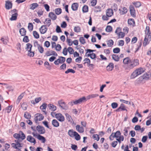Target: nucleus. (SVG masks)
Here are the masks:
<instances>
[{"mask_svg":"<svg viewBox=\"0 0 151 151\" xmlns=\"http://www.w3.org/2000/svg\"><path fill=\"white\" fill-rule=\"evenodd\" d=\"M150 77H151V74L150 75ZM150 76L147 73H145L143 76V78L145 80H148L150 78Z\"/></svg>","mask_w":151,"mask_h":151,"instance_id":"nucleus-40","label":"nucleus"},{"mask_svg":"<svg viewBox=\"0 0 151 151\" xmlns=\"http://www.w3.org/2000/svg\"><path fill=\"white\" fill-rule=\"evenodd\" d=\"M39 5L37 3H34L31 4L30 5V9L33 10L38 6Z\"/></svg>","mask_w":151,"mask_h":151,"instance_id":"nucleus-30","label":"nucleus"},{"mask_svg":"<svg viewBox=\"0 0 151 151\" xmlns=\"http://www.w3.org/2000/svg\"><path fill=\"white\" fill-rule=\"evenodd\" d=\"M37 48L40 53H42L44 51V48L42 46L40 45Z\"/></svg>","mask_w":151,"mask_h":151,"instance_id":"nucleus-58","label":"nucleus"},{"mask_svg":"<svg viewBox=\"0 0 151 151\" xmlns=\"http://www.w3.org/2000/svg\"><path fill=\"white\" fill-rule=\"evenodd\" d=\"M144 70L142 67H140L134 70L131 74L130 78L131 79H133L141 75L144 72Z\"/></svg>","mask_w":151,"mask_h":151,"instance_id":"nucleus-2","label":"nucleus"},{"mask_svg":"<svg viewBox=\"0 0 151 151\" xmlns=\"http://www.w3.org/2000/svg\"><path fill=\"white\" fill-rule=\"evenodd\" d=\"M27 104L24 103L22 104L21 105V107L22 109L24 110H25L27 109Z\"/></svg>","mask_w":151,"mask_h":151,"instance_id":"nucleus-61","label":"nucleus"},{"mask_svg":"<svg viewBox=\"0 0 151 151\" xmlns=\"http://www.w3.org/2000/svg\"><path fill=\"white\" fill-rule=\"evenodd\" d=\"M130 58L129 57H126L123 60V63L124 64L127 65L128 64L130 63L131 61Z\"/></svg>","mask_w":151,"mask_h":151,"instance_id":"nucleus-27","label":"nucleus"},{"mask_svg":"<svg viewBox=\"0 0 151 151\" xmlns=\"http://www.w3.org/2000/svg\"><path fill=\"white\" fill-rule=\"evenodd\" d=\"M34 54V51H31V50L28 51V55L30 57H33Z\"/></svg>","mask_w":151,"mask_h":151,"instance_id":"nucleus-48","label":"nucleus"},{"mask_svg":"<svg viewBox=\"0 0 151 151\" xmlns=\"http://www.w3.org/2000/svg\"><path fill=\"white\" fill-rule=\"evenodd\" d=\"M146 29L145 34L146 35L145 38L143 43V45L145 47L149 43V42H148V39L149 40H150L151 39V32L150 31L149 27L147 26L146 27Z\"/></svg>","mask_w":151,"mask_h":151,"instance_id":"nucleus-1","label":"nucleus"},{"mask_svg":"<svg viewBox=\"0 0 151 151\" xmlns=\"http://www.w3.org/2000/svg\"><path fill=\"white\" fill-rule=\"evenodd\" d=\"M120 51V49L118 47H116L114 48L113 50V52L115 53H119Z\"/></svg>","mask_w":151,"mask_h":151,"instance_id":"nucleus-56","label":"nucleus"},{"mask_svg":"<svg viewBox=\"0 0 151 151\" xmlns=\"http://www.w3.org/2000/svg\"><path fill=\"white\" fill-rule=\"evenodd\" d=\"M41 98L40 97H37L35 98V101L33 100L31 101V102L32 104L35 105V104L39 103L41 100Z\"/></svg>","mask_w":151,"mask_h":151,"instance_id":"nucleus-20","label":"nucleus"},{"mask_svg":"<svg viewBox=\"0 0 151 151\" xmlns=\"http://www.w3.org/2000/svg\"><path fill=\"white\" fill-rule=\"evenodd\" d=\"M135 7L138 8L141 6V4L139 2L137 1L133 3Z\"/></svg>","mask_w":151,"mask_h":151,"instance_id":"nucleus-59","label":"nucleus"},{"mask_svg":"<svg viewBox=\"0 0 151 151\" xmlns=\"http://www.w3.org/2000/svg\"><path fill=\"white\" fill-rule=\"evenodd\" d=\"M49 17L52 20H55L57 18V16L52 12H50L49 14Z\"/></svg>","mask_w":151,"mask_h":151,"instance_id":"nucleus-25","label":"nucleus"},{"mask_svg":"<svg viewBox=\"0 0 151 151\" xmlns=\"http://www.w3.org/2000/svg\"><path fill=\"white\" fill-rule=\"evenodd\" d=\"M83 61H85L84 64L87 63L88 64H90V63H91V61L88 58H85L84 59Z\"/></svg>","mask_w":151,"mask_h":151,"instance_id":"nucleus-60","label":"nucleus"},{"mask_svg":"<svg viewBox=\"0 0 151 151\" xmlns=\"http://www.w3.org/2000/svg\"><path fill=\"white\" fill-rule=\"evenodd\" d=\"M58 103L59 106L62 109L64 110H67L68 108V105L65 103L63 101V100H61L58 101Z\"/></svg>","mask_w":151,"mask_h":151,"instance_id":"nucleus-7","label":"nucleus"},{"mask_svg":"<svg viewBox=\"0 0 151 151\" xmlns=\"http://www.w3.org/2000/svg\"><path fill=\"white\" fill-rule=\"evenodd\" d=\"M124 111H127V110L126 109L125 105L123 104H121L120 106L116 110V112H119Z\"/></svg>","mask_w":151,"mask_h":151,"instance_id":"nucleus-13","label":"nucleus"},{"mask_svg":"<svg viewBox=\"0 0 151 151\" xmlns=\"http://www.w3.org/2000/svg\"><path fill=\"white\" fill-rule=\"evenodd\" d=\"M119 13L121 15H123L126 14L128 10L126 7H124L122 8V10L120 9H119Z\"/></svg>","mask_w":151,"mask_h":151,"instance_id":"nucleus-23","label":"nucleus"},{"mask_svg":"<svg viewBox=\"0 0 151 151\" xmlns=\"http://www.w3.org/2000/svg\"><path fill=\"white\" fill-rule=\"evenodd\" d=\"M76 133V132L74 131L73 129H70L68 131L69 135L71 137H74V135H75Z\"/></svg>","mask_w":151,"mask_h":151,"instance_id":"nucleus-21","label":"nucleus"},{"mask_svg":"<svg viewBox=\"0 0 151 151\" xmlns=\"http://www.w3.org/2000/svg\"><path fill=\"white\" fill-rule=\"evenodd\" d=\"M93 137L94 139L96 140L97 141H98L99 139V136L97 134L93 135Z\"/></svg>","mask_w":151,"mask_h":151,"instance_id":"nucleus-63","label":"nucleus"},{"mask_svg":"<svg viewBox=\"0 0 151 151\" xmlns=\"http://www.w3.org/2000/svg\"><path fill=\"white\" fill-rule=\"evenodd\" d=\"M112 57L114 60L116 61H118L119 60V57L117 55L113 54L112 55Z\"/></svg>","mask_w":151,"mask_h":151,"instance_id":"nucleus-34","label":"nucleus"},{"mask_svg":"<svg viewBox=\"0 0 151 151\" xmlns=\"http://www.w3.org/2000/svg\"><path fill=\"white\" fill-rule=\"evenodd\" d=\"M55 12L56 14L58 15L61 13L62 9L60 8L56 9H55Z\"/></svg>","mask_w":151,"mask_h":151,"instance_id":"nucleus-43","label":"nucleus"},{"mask_svg":"<svg viewBox=\"0 0 151 151\" xmlns=\"http://www.w3.org/2000/svg\"><path fill=\"white\" fill-rule=\"evenodd\" d=\"M47 106L49 109L52 111H55L57 109L56 106L52 104H49L47 105Z\"/></svg>","mask_w":151,"mask_h":151,"instance_id":"nucleus-19","label":"nucleus"},{"mask_svg":"<svg viewBox=\"0 0 151 151\" xmlns=\"http://www.w3.org/2000/svg\"><path fill=\"white\" fill-rule=\"evenodd\" d=\"M9 13L12 15H18V11L16 9H13L9 12Z\"/></svg>","mask_w":151,"mask_h":151,"instance_id":"nucleus-37","label":"nucleus"},{"mask_svg":"<svg viewBox=\"0 0 151 151\" xmlns=\"http://www.w3.org/2000/svg\"><path fill=\"white\" fill-rule=\"evenodd\" d=\"M86 99L85 97L83 96L79 99L77 100H73L72 101L69 102L68 104L71 106H73L74 105H76L80 104L82 103Z\"/></svg>","mask_w":151,"mask_h":151,"instance_id":"nucleus-4","label":"nucleus"},{"mask_svg":"<svg viewBox=\"0 0 151 151\" xmlns=\"http://www.w3.org/2000/svg\"><path fill=\"white\" fill-rule=\"evenodd\" d=\"M36 129L40 134H44L45 132V130L44 128L43 127L40 125H38L37 126Z\"/></svg>","mask_w":151,"mask_h":151,"instance_id":"nucleus-10","label":"nucleus"},{"mask_svg":"<svg viewBox=\"0 0 151 151\" xmlns=\"http://www.w3.org/2000/svg\"><path fill=\"white\" fill-rule=\"evenodd\" d=\"M32 134L34 137L37 138L39 140L42 141V143H44L46 141V139L45 137L39 134H37V133L34 132L32 133Z\"/></svg>","mask_w":151,"mask_h":151,"instance_id":"nucleus-5","label":"nucleus"},{"mask_svg":"<svg viewBox=\"0 0 151 151\" xmlns=\"http://www.w3.org/2000/svg\"><path fill=\"white\" fill-rule=\"evenodd\" d=\"M78 7V4L77 3H74L71 5V8L73 11H76L77 10Z\"/></svg>","mask_w":151,"mask_h":151,"instance_id":"nucleus-22","label":"nucleus"},{"mask_svg":"<svg viewBox=\"0 0 151 151\" xmlns=\"http://www.w3.org/2000/svg\"><path fill=\"white\" fill-rule=\"evenodd\" d=\"M23 41L25 42H28L29 41V40L28 36H25L23 39Z\"/></svg>","mask_w":151,"mask_h":151,"instance_id":"nucleus-62","label":"nucleus"},{"mask_svg":"<svg viewBox=\"0 0 151 151\" xmlns=\"http://www.w3.org/2000/svg\"><path fill=\"white\" fill-rule=\"evenodd\" d=\"M112 27L109 25L107 26L106 28V32H110L112 31Z\"/></svg>","mask_w":151,"mask_h":151,"instance_id":"nucleus-46","label":"nucleus"},{"mask_svg":"<svg viewBox=\"0 0 151 151\" xmlns=\"http://www.w3.org/2000/svg\"><path fill=\"white\" fill-rule=\"evenodd\" d=\"M114 43V42L112 40L110 39L108 40L107 42L108 46L109 47H112Z\"/></svg>","mask_w":151,"mask_h":151,"instance_id":"nucleus-36","label":"nucleus"},{"mask_svg":"<svg viewBox=\"0 0 151 151\" xmlns=\"http://www.w3.org/2000/svg\"><path fill=\"white\" fill-rule=\"evenodd\" d=\"M33 26L32 23H29L28 26V28L29 30L30 31H32L33 30Z\"/></svg>","mask_w":151,"mask_h":151,"instance_id":"nucleus-50","label":"nucleus"},{"mask_svg":"<svg viewBox=\"0 0 151 151\" xmlns=\"http://www.w3.org/2000/svg\"><path fill=\"white\" fill-rule=\"evenodd\" d=\"M32 46L31 44L28 43L26 45V50L28 51H31Z\"/></svg>","mask_w":151,"mask_h":151,"instance_id":"nucleus-32","label":"nucleus"},{"mask_svg":"<svg viewBox=\"0 0 151 151\" xmlns=\"http://www.w3.org/2000/svg\"><path fill=\"white\" fill-rule=\"evenodd\" d=\"M82 11L83 13H86L88 12V7L86 5H84L82 8Z\"/></svg>","mask_w":151,"mask_h":151,"instance_id":"nucleus-42","label":"nucleus"},{"mask_svg":"<svg viewBox=\"0 0 151 151\" xmlns=\"http://www.w3.org/2000/svg\"><path fill=\"white\" fill-rule=\"evenodd\" d=\"M12 5L13 4L11 1L9 0L6 1H5V7L6 9L9 10L12 9Z\"/></svg>","mask_w":151,"mask_h":151,"instance_id":"nucleus-11","label":"nucleus"},{"mask_svg":"<svg viewBox=\"0 0 151 151\" xmlns=\"http://www.w3.org/2000/svg\"><path fill=\"white\" fill-rule=\"evenodd\" d=\"M44 23L45 24H46V26L49 27L51 24V19L49 18H46L45 19V22H44Z\"/></svg>","mask_w":151,"mask_h":151,"instance_id":"nucleus-29","label":"nucleus"},{"mask_svg":"<svg viewBox=\"0 0 151 151\" xmlns=\"http://www.w3.org/2000/svg\"><path fill=\"white\" fill-rule=\"evenodd\" d=\"M24 117L27 119H30L31 117V115L29 113L27 112H26L24 114Z\"/></svg>","mask_w":151,"mask_h":151,"instance_id":"nucleus-38","label":"nucleus"},{"mask_svg":"<svg viewBox=\"0 0 151 151\" xmlns=\"http://www.w3.org/2000/svg\"><path fill=\"white\" fill-rule=\"evenodd\" d=\"M56 118L59 121L62 122L64 121V116L61 113H57L56 115Z\"/></svg>","mask_w":151,"mask_h":151,"instance_id":"nucleus-12","label":"nucleus"},{"mask_svg":"<svg viewBox=\"0 0 151 151\" xmlns=\"http://www.w3.org/2000/svg\"><path fill=\"white\" fill-rule=\"evenodd\" d=\"M75 139L76 140H79L81 139V137L80 135L76 132V134L74 135Z\"/></svg>","mask_w":151,"mask_h":151,"instance_id":"nucleus-57","label":"nucleus"},{"mask_svg":"<svg viewBox=\"0 0 151 151\" xmlns=\"http://www.w3.org/2000/svg\"><path fill=\"white\" fill-rule=\"evenodd\" d=\"M33 35L34 37L36 39H38L39 38V35L36 31L33 32Z\"/></svg>","mask_w":151,"mask_h":151,"instance_id":"nucleus-49","label":"nucleus"},{"mask_svg":"<svg viewBox=\"0 0 151 151\" xmlns=\"http://www.w3.org/2000/svg\"><path fill=\"white\" fill-rule=\"evenodd\" d=\"M118 34L119 37L121 38H123L125 36L124 33L122 32H119Z\"/></svg>","mask_w":151,"mask_h":151,"instance_id":"nucleus-64","label":"nucleus"},{"mask_svg":"<svg viewBox=\"0 0 151 151\" xmlns=\"http://www.w3.org/2000/svg\"><path fill=\"white\" fill-rule=\"evenodd\" d=\"M65 115L66 118V119L69 122H71L72 120L71 116L67 113L65 114Z\"/></svg>","mask_w":151,"mask_h":151,"instance_id":"nucleus-51","label":"nucleus"},{"mask_svg":"<svg viewBox=\"0 0 151 151\" xmlns=\"http://www.w3.org/2000/svg\"><path fill=\"white\" fill-rule=\"evenodd\" d=\"M21 45L20 43H18L17 45V49L19 51V53H20L21 50Z\"/></svg>","mask_w":151,"mask_h":151,"instance_id":"nucleus-53","label":"nucleus"},{"mask_svg":"<svg viewBox=\"0 0 151 151\" xmlns=\"http://www.w3.org/2000/svg\"><path fill=\"white\" fill-rule=\"evenodd\" d=\"M76 129L77 131L80 133H83L84 132V129L82 127H81L79 125H77L76 127Z\"/></svg>","mask_w":151,"mask_h":151,"instance_id":"nucleus-18","label":"nucleus"},{"mask_svg":"<svg viewBox=\"0 0 151 151\" xmlns=\"http://www.w3.org/2000/svg\"><path fill=\"white\" fill-rule=\"evenodd\" d=\"M76 71L72 69H68L65 72L66 74H68L69 73H75Z\"/></svg>","mask_w":151,"mask_h":151,"instance_id":"nucleus-44","label":"nucleus"},{"mask_svg":"<svg viewBox=\"0 0 151 151\" xmlns=\"http://www.w3.org/2000/svg\"><path fill=\"white\" fill-rule=\"evenodd\" d=\"M67 49L68 51L70 54H72L74 52V50L72 47H69Z\"/></svg>","mask_w":151,"mask_h":151,"instance_id":"nucleus-55","label":"nucleus"},{"mask_svg":"<svg viewBox=\"0 0 151 151\" xmlns=\"http://www.w3.org/2000/svg\"><path fill=\"white\" fill-rule=\"evenodd\" d=\"M27 140L31 143H33L34 144L36 143L35 139L31 135H28L27 137Z\"/></svg>","mask_w":151,"mask_h":151,"instance_id":"nucleus-14","label":"nucleus"},{"mask_svg":"<svg viewBox=\"0 0 151 151\" xmlns=\"http://www.w3.org/2000/svg\"><path fill=\"white\" fill-rule=\"evenodd\" d=\"M113 11L111 9H108L106 11V16L109 17H111L113 14Z\"/></svg>","mask_w":151,"mask_h":151,"instance_id":"nucleus-17","label":"nucleus"},{"mask_svg":"<svg viewBox=\"0 0 151 151\" xmlns=\"http://www.w3.org/2000/svg\"><path fill=\"white\" fill-rule=\"evenodd\" d=\"M121 133L120 131H117L115 133H112L109 137V139L111 140H113L114 138L115 137L116 138H119L120 136H121Z\"/></svg>","mask_w":151,"mask_h":151,"instance_id":"nucleus-6","label":"nucleus"},{"mask_svg":"<svg viewBox=\"0 0 151 151\" xmlns=\"http://www.w3.org/2000/svg\"><path fill=\"white\" fill-rule=\"evenodd\" d=\"M19 32L22 36L25 35L26 31L24 28H22L19 30Z\"/></svg>","mask_w":151,"mask_h":151,"instance_id":"nucleus-33","label":"nucleus"},{"mask_svg":"<svg viewBox=\"0 0 151 151\" xmlns=\"http://www.w3.org/2000/svg\"><path fill=\"white\" fill-rule=\"evenodd\" d=\"M130 13L131 15L133 17H136L135 10L134 7L133 6H129Z\"/></svg>","mask_w":151,"mask_h":151,"instance_id":"nucleus-15","label":"nucleus"},{"mask_svg":"<svg viewBox=\"0 0 151 151\" xmlns=\"http://www.w3.org/2000/svg\"><path fill=\"white\" fill-rule=\"evenodd\" d=\"M95 12H100L101 11V7L99 6H96L94 8Z\"/></svg>","mask_w":151,"mask_h":151,"instance_id":"nucleus-41","label":"nucleus"},{"mask_svg":"<svg viewBox=\"0 0 151 151\" xmlns=\"http://www.w3.org/2000/svg\"><path fill=\"white\" fill-rule=\"evenodd\" d=\"M18 15H12V17L10 18L9 19L11 21L16 20L17 19Z\"/></svg>","mask_w":151,"mask_h":151,"instance_id":"nucleus-45","label":"nucleus"},{"mask_svg":"<svg viewBox=\"0 0 151 151\" xmlns=\"http://www.w3.org/2000/svg\"><path fill=\"white\" fill-rule=\"evenodd\" d=\"M44 65L46 66L47 68L49 70L51 69V66L50 65L49 63L47 61H45L44 63Z\"/></svg>","mask_w":151,"mask_h":151,"instance_id":"nucleus-52","label":"nucleus"},{"mask_svg":"<svg viewBox=\"0 0 151 151\" xmlns=\"http://www.w3.org/2000/svg\"><path fill=\"white\" fill-rule=\"evenodd\" d=\"M114 67V64L111 63L106 67V69L109 71H111L113 69Z\"/></svg>","mask_w":151,"mask_h":151,"instance_id":"nucleus-28","label":"nucleus"},{"mask_svg":"<svg viewBox=\"0 0 151 151\" xmlns=\"http://www.w3.org/2000/svg\"><path fill=\"white\" fill-rule=\"evenodd\" d=\"M44 116L40 114H37L35 115L34 120L35 122L37 123L38 121H40L43 120Z\"/></svg>","mask_w":151,"mask_h":151,"instance_id":"nucleus-9","label":"nucleus"},{"mask_svg":"<svg viewBox=\"0 0 151 151\" xmlns=\"http://www.w3.org/2000/svg\"><path fill=\"white\" fill-rule=\"evenodd\" d=\"M65 60V57L59 56V58L57 60H55L54 62V63L55 65H58L59 63H63Z\"/></svg>","mask_w":151,"mask_h":151,"instance_id":"nucleus-8","label":"nucleus"},{"mask_svg":"<svg viewBox=\"0 0 151 151\" xmlns=\"http://www.w3.org/2000/svg\"><path fill=\"white\" fill-rule=\"evenodd\" d=\"M139 65V60L137 59H134L131 60L130 63L128 65V67L130 69H132L134 67Z\"/></svg>","mask_w":151,"mask_h":151,"instance_id":"nucleus-3","label":"nucleus"},{"mask_svg":"<svg viewBox=\"0 0 151 151\" xmlns=\"http://www.w3.org/2000/svg\"><path fill=\"white\" fill-rule=\"evenodd\" d=\"M128 23L129 25H132L133 26L135 25V21L133 19H129L128 21Z\"/></svg>","mask_w":151,"mask_h":151,"instance_id":"nucleus-31","label":"nucleus"},{"mask_svg":"<svg viewBox=\"0 0 151 151\" xmlns=\"http://www.w3.org/2000/svg\"><path fill=\"white\" fill-rule=\"evenodd\" d=\"M47 29V28L46 27V26L45 25H42L40 29V33L42 34H44L46 33Z\"/></svg>","mask_w":151,"mask_h":151,"instance_id":"nucleus-16","label":"nucleus"},{"mask_svg":"<svg viewBox=\"0 0 151 151\" xmlns=\"http://www.w3.org/2000/svg\"><path fill=\"white\" fill-rule=\"evenodd\" d=\"M52 125L55 127H58L59 126V123L56 119H53L52 121Z\"/></svg>","mask_w":151,"mask_h":151,"instance_id":"nucleus-26","label":"nucleus"},{"mask_svg":"<svg viewBox=\"0 0 151 151\" xmlns=\"http://www.w3.org/2000/svg\"><path fill=\"white\" fill-rule=\"evenodd\" d=\"M81 28L79 26L75 27L74 30L75 32H79L81 31Z\"/></svg>","mask_w":151,"mask_h":151,"instance_id":"nucleus-47","label":"nucleus"},{"mask_svg":"<svg viewBox=\"0 0 151 151\" xmlns=\"http://www.w3.org/2000/svg\"><path fill=\"white\" fill-rule=\"evenodd\" d=\"M99 95L97 94H93L88 95L86 97V99L87 100H89L91 99L96 98L99 96Z\"/></svg>","mask_w":151,"mask_h":151,"instance_id":"nucleus-24","label":"nucleus"},{"mask_svg":"<svg viewBox=\"0 0 151 151\" xmlns=\"http://www.w3.org/2000/svg\"><path fill=\"white\" fill-rule=\"evenodd\" d=\"M111 106L113 109H114L117 107L118 106V104L117 103L113 102L111 103Z\"/></svg>","mask_w":151,"mask_h":151,"instance_id":"nucleus-54","label":"nucleus"},{"mask_svg":"<svg viewBox=\"0 0 151 151\" xmlns=\"http://www.w3.org/2000/svg\"><path fill=\"white\" fill-rule=\"evenodd\" d=\"M47 104L46 103H43V104L40 106V109H41L43 112H45L46 108L47 107ZM46 113H45L46 114Z\"/></svg>","mask_w":151,"mask_h":151,"instance_id":"nucleus-35","label":"nucleus"},{"mask_svg":"<svg viewBox=\"0 0 151 151\" xmlns=\"http://www.w3.org/2000/svg\"><path fill=\"white\" fill-rule=\"evenodd\" d=\"M19 133L20 134V137L19 139H21L22 140H23L25 139V136L22 131H20Z\"/></svg>","mask_w":151,"mask_h":151,"instance_id":"nucleus-39","label":"nucleus"}]
</instances>
